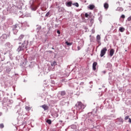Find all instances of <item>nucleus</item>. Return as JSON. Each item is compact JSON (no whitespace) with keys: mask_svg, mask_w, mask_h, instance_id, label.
Instances as JSON below:
<instances>
[{"mask_svg":"<svg viewBox=\"0 0 131 131\" xmlns=\"http://www.w3.org/2000/svg\"><path fill=\"white\" fill-rule=\"evenodd\" d=\"M76 109L77 110V111H82L84 108H85V105L84 104H82L81 102H78L76 104Z\"/></svg>","mask_w":131,"mask_h":131,"instance_id":"f257e3e1","label":"nucleus"},{"mask_svg":"<svg viewBox=\"0 0 131 131\" xmlns=\"http://www.w3.org/2000/svg\"><path fill=\"white\" fill-rule=\"evenodd\" d=\"M28 41L25 40L21 46H19V48H18V52H20V51H24L25 49H27V46H28Z\"/></svg>","mask_w":131,"mask_h":131,"instance_id":"f03ea898","label":"nucleus"},{"mask_svg":"<svg viewBox=\"0 0 131 131\" xmlns=\"http://www.w3.org/2000/svg\"><path fill=\"white\" fill-rule=\"evenodd\" d=\"M107 52V48L104 47L103 48L100 52V57H104V56H105V55L106 54V52Z\"/></svg>","mask_w":131,"mask_h":131,"instance_id":"7ed1b4c3","label":"nucleus"},{"mask_svg":"<svg viewBox=\"0 0 131 131\" xmlns=\"http://www.w3.org/2000/svg\"><path fill=\"white\" fill-rule=\"evenodd\" d=\"M96 39L97 42L99 44V46L101 45V36L98 35L96 37Z\"/></svg>","mask_w":131,"mask_h":131,"instance_id":"20e7f679","label":"nucleus"},{"mask_svg":"<svg viewBox=\"0 0 131 131\" xmlns=\"http://www.w3.org/2000/svg\"><path fill=\"white\" fill-rule=\"evenodd\" d=\"M41 108H42L45 111H47V110H49V106L44 104L41 106Z\"/></svg>","mask_w":131,"mask_h":131,"instance_id":"39448f33","label":"nucleus"},{"mask_svg":"<svg viewBox=\"0 0 131 131\" xmlns=\"http://www.w3.org/2000/svg\"><path fill=\"white\" fill-rule=\"evenodd\" d=\"M97 65H98V63L97 62H94L93 64V70L95 71L97 69L96 67H97Z\"/></svg>","mask_w":131,"mask_h":131,"instance_id":"423d86ee","label":"nucleus"},{"mask_svg":"<svg viewBox=\"0 0 131 131\" xmlns=\"http://www.w3.org/2000/svg\"><path fill=\"white\" fill-rule=\"evenodd\" d=\"M113 55H114V49H111V50L110 51V56L111 57H112V56H113Z\"/></svg>","mask_w":131,"mask_h":131,"instance_id":"0eeeda50","label":"nucleus"},{"mask_svg":"<svg viewBox=\"0 0 131 131\" xmlns=\"http://www.w3.org/2000/svg\"><path fill=\"white\" fill-rule=\"evenodd\" d=\"M88 9H90V10H94V8H95V5H90L88 7Z\"/></svg>","mask_w":131,"mask_h":131,"instance_id":"6e6552de","label":"nucleus"},{"mask_svg":"<svg viewBox=\"0 0 131 131\" xmlns=\"http://www.w3.org/2000/svg\"><path fill=\"white\" fill-rule=\"evenodd\" d=\"M104 8L105 9V10L108 9V8H109V4L108 3H104Z\"/></svg>","mask_w":131,"mask_h":131,"instance_id":"1a4fd4ad","label":"nucleus"},{"mask_svg":"<svg viewBox=\"0 0 131 131\" xmlns=\"http://www.w3.org/2000/svg\"><path fill=\"white\" fill-rule=\"evenodd\" d=\"M117 11L119 12H122L123 11V8L122 7H119L117 9Z\"/></svg>","mask_w":131,"mask_h":131,"instance_id":"9d476101","label":"nucleus"},{"mask_svg":"<svg viewBox=\"0 0 131 131\" xmlns=\"http://www.w3.org/2000/svg\"><path fill=\"white\" fill-rule=\"evenodd\" d=\"M57 8L58 9L59 12H63L64 8H63L62 7H60L59 6H58Z\"/></svg>","mask_w":131,"mask_h":131,"instance_id":"9b49d317","label":"nucleus"},{"mask_svg":"<svg viewBox=\"0 0 131 131\" xmlns=\"http://www.w3.org/2000/svg\"><path fill=\"white\" fill-rule=\"evenodd\" d=\"M25 109H26V110H27V111H28V112H29V111L31 109V107H30V106H26L25 107Z\"/></svg>","mask_w":131,"mask_h":131,"instance_id":"f8f14e48","label":"nucleus"},{"mask_svg":"<svg viewBox=\"0 0 131 131\" xmlns=\"http://www.w3.org/2000/svg\"><path fill=\"white\" fill-rule=\"evenodd\" d=\"M23 38H24V35H20L18 38V39L19 40H22V39H23Z\"/></svg>","mask_w":131,"mask_h":131,"instance_id":"ddd939ff","label":"nucleus"},{"mask_svg":"<svg viewBox=\"0 0 131 131\" xmlns=\"http://www.w3.org/2000/svg\"><path fill=\"white\" fill-rule=\"evenodd\" d=\"M124 30H125V29L123 27H120L119 28V31H120V32H123V31H124Z\"/></svg>","mask_w":131,"mask_h":131,"instance_id":"4468645a","label":"nucleus"},{"mask_svg":"<svg viewBox=\"0 0 131 131\" xmlns=\"http://www.w3.org/2000/svg\"><path fill=\"white\" fill-rule=\"evenodd\" d=\"M65 95H66V92H65V91H61L60 92V95L61 96H65Z\"/></svg>","mask_w":131,"mask_h":131,"instance_id":"2eb2a0df","label":"nucleus"},{"mask_svg":"<svg viewBox=\"0 0 131 131\" xmlns=\"http://www.w3.org/2000/svg\"><path fill=\"white\" fill-rule=\"evenodd\" d=\"M67 6H68V7H71L72 6V2H68L67 3Z\"/></svg>","mask_w":131,"mask_h":131,"instance_id":"dca6fc26","label":"nucleus"},{"mask_svg":"<svg viewBox=\"0 0 131 131\" xmlns=\"http://www.w3.org/2000/svg\"><path fill=\"white\" fill-rule=\"evenodd\" d=\"M56 65H57V62H56V61H53L51 63V66H56Z\"/></svg>","mask_w":131,"mask_h":131,"instance_id":"f3484780","label":"nucleus"},{"mask_svg":"<svg viewBox=\"0 0 131 131\" xmlns=\"http://www.w3.org/2000/svg\"><path fill=\"white\" fill-rule=\"evenodd\" d=\"M46 122L48 124H52V121L50 119H48Z\"/></svg>","mask_w":131,"mask_h":131,"instance_id":"a211bd4d","label":"nucleus"},{"mask_svg":"<svg viewBox=\"0 0 131 131\" xmlns=\"http://www.w3.org/2000/svg\"><path fill=\"white\" fill-rule=\"evenodd\" d=\"M73 5L75 6V7H79V5L77 3H73Z\"/></svg>","mask_w":131,"mask_h":131,"instance_id":"6ab92c4d","label":"nucleus"},{"mask_svg":"<svg viewBox=\"0 0 131 131\" xmlns=\"http://www.w3.org/2000/svg\"><path fill=\"white\" fill-rule=\"evenodd\" d=\"M66 43L67 46H72V43L69 42L68 41H66Z\"/></svg>","mask_w":131,"mask_h":131,"instance_id":"aec40b11","label":"nucleus"},{"mask_svg":"<svg viewBox=\"0 0 131 131\" xmlns=\"http://www.w3.org/2000/svg\"><path fill=\"white\" fill-rule=\"evenodd\" d=\"M4 124H0V128H4Z\"/></svg>","mask_w":131,"mask_h":131,"instance_id":"412c9836","label":"nucleus"},{"mask_svg":"<svg viewBox=\"0 0 131 131\" xmlns=\"http://www.w3.org/2000/svg\"><path fill=\"white\" fill-rule=\"evenodd\" d=\"M89 16H90V15H89V14H88V13H85V18H89Z\"/></svg>","mask_w":131,"mask_h":131,"instance_id":"4be33fe9","label":"nucleus"},{"mask_svg":"<svg viewBox=\"0 0 131 131\" xmlns=\"http://www.w3.org/2000/svg\"><path fill=\"white\" fill-rule=\"evenodd\" d=\"M127 119H129V116H128L125 117V120H127Z\"/></svg>","mask_w":131,"mask_h":131,"instance_id":"5701e85b","label":"nucleus"},{"mask_svg":"<svg viewBox=\"0 0 131 131\" xmlns=\"http://www.w3.org/2000/svg\"><path fill=\"white\" fill-rule=\"evenodd\" d=\"M50 15V12H48L46 14V17H49V15Z\"/></svg>","mask_w":131,"mask_h":131,"instance_id":"b1692460","label":"nucleus"},{"mask_svg":"<svg viewBox=\"0 0 131 131\" xmlns=\"http://www.w3.org/2000/svg\"><path fill=\"white\" fill-rule=\"evenodd\" d=\"M121 18H122V19H124V18H125V16L123 14L121 16Z\"/></svg>","mask_w":131,"mask_h":131,"instance_id":"393cba45","label":"nucleus"},{"mask_svg":"<svg viewBox=\"0 0 131 131\" xmlns=\"http://www.w3.org/2000/svg\"><path fill=\"white\" fill-rule=\"evenodd\" d=\"M127 20L128 21H131V16H129V17H128Z\"/></svg>","mask_w":131,"mask_h":131,"instance_id":"a878e982","label":"nucleus"},{"mask_svg":"<svg viewBox=\"0 0 131 131\" xmlns=\"http://www.w3.org/2000/svg\"><path fill=\"white\" fill-rule=\"evenodd\" d=\"M57 33H58V34H61V32H60V31L57 30Z\"/></svg>","mask_w":131,"mask_h":131,"instance_id":"bb28decb","label":"nucleus"},{"mask_svg":"<svg viewBox=\"0 0 131 131\" xmlns=\"http://www.w3.org/2000/svg\"><path fill=\"white\" fill-rule=\"evenodd\" d=\"M77 49H78V51H79L80 50V47H79V46H78L77 47Z\"/></svg>","mask_w":131,"mask_h":131,"instance_id":"cd10ccee","label":"nucleus"},{"mask_svg":"<svg viewBox=\"0 0 131 131\" xmlns=\"http://www.w3.org/2000/svg\"><path fill=\"white\" fill-rule=\"evenodd\" d=\"M128 122L131 123V119H130V118H129Z\"/></svg>","mask_w":131,"mask_h":131,"instance_id":"c85d7f7f","label":"nucleus"},{"mask_svg":"<svg viewBox=\"0 0 131 131\" xmlns=\"http://www.w3.org/2000/svg\"><path fill=\"white\" fill-rule=\"evenodd\" d=\"M17 26H18V25H15V28H17Z\"/></svg>","mask_w":131,"mask_h":131,"instance_id":"c756f323","label":"nucleus"},{"mask_svg":"<svg viewBox=\"0 0 131 131\" xmlns=\"http://www.w3.org/2000/svg\"><path fill=\"white\" fill-rule=\"evenodd\" d=\"M59 122L62 123L63 122V121H60Z\"/></svg>","mask_w":131,"mask_h":131,"instance_id":"7c9ffc66","label":"nucleus"},{"mask_svg":"<svg viewBox=\"0 0 131 131\" xmlns=\"http://www.w3.org/2000/svg\"><path fill=\"white\" fill-rule=\"evenodd\" d=\"M91 21H93V19H91Z\"/></svg>","mask_w":131,"mask_h":131,"instance_id":"2f4dec72","label":"nucleus"}]
</instances>
